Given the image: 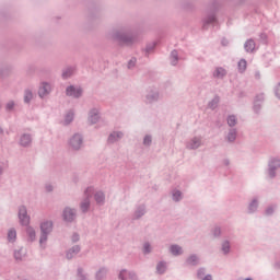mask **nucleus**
<instances>
[{"mask_svg": "<svg viewBox=\"0 0 280 280\" xmlns=\"http://www.w3.org/2000/svg\"><path fill=\"white\" fill-rule=\"evenodd\" d=\"M21 253H23V249L15 252V254H14L15 259H20V260L23 259L21 257Z\"/></svg>", "mask_w": 280, "mask_h": 280, "instance_id": "28", "label": "nucleus"}, {"mask_svg": "<svg viewBox=\"0 0 280 280\" xmlns=\"http://www.w3.org/2000/svg\"><path fill=\"white\" fill-rule=\"evenodd\" d=\"M156 271L159 272V275H163V272H165V264L164 262L158 264Z\"/></svg>", "mask_w": 280, "mask_h": 280, "instance_id": "15", "label": "nucleus"}, {"mask_svg": "<svg viewBox=\"0 0 280 280\" xmlns=\"http://www.w3.org/2000/svg\"><path fill=\"white\" fill-rule=\"evenodd\" d=\"M27 234L31 237V240H34L36 237V232H34V229L32 228L27 229Z\"/></svg>", "mask_w": 280, "mask_h": 280, "instance_id": "20", "label": "nucleus"}, {"mask_svg": "<svg viewBox=\"0 0 280 280\" xmlns=\"http://www.w3.org/2000/svg\"><path fill=\"white\" fill-rule=\"evenodd\" d=\"M32 100V93L30 91H26L25 92V95H24V102H30Z\"/></svg>", "mask_w": 280, "mask_h": 280, "instance_id": "22", "label": "nucleus"}, {"mask_svg": "<svg viewBox=\"0 0 280 280\" xmlns=\"http://www.w3.org/2000/svg\"><path fill=\"white\" fill-rule=\"evenodd\" d=\"M276 165H277V167H280V161L279 160H276Z\"/></svg>", "mask_w": 280, "mask_h": 280, "instance_id": "41", "label": "nucleus"}, {"mask_svg": "<svg viewBox=\"0 0 280 280\" xmlns=\"http://www.w3.org/2000/svg\"><path fill=\"white\" fill-rule=\"evenodd\" d=\"M82 211H86L89 209V201H85L81 205Z\"/></svg>", "mask_w": 280, "mask_h": 280, "instance_id": "27", "label": "nucleus"}, {"mask_svg": "<svg viewBox=\"0 0 280 280\" xmlns=\"http://www.w3.org/2000/svg\"><path fill=\"white\" fill-rule=\"evenodd\" d=\"M19 218H20L21 224H24V225L30 224V217H27V210L25 209V207L20 208Z\"/></svg>", "mask_w": 280, "mask_h": 280, "instance_id": "2", "label": "nucleus"}, {"mask_svg": "<svg viewBox=\"0 0 280 280\" xmlns=\"http://www.w3.org/2000/svg\"><path fill=\"white\" fill-rule=\"evenodd\" d=\"M85 194H93V188H88V189L85 190Z\"/></svg>", "mask_w": 280, "mask_h": 280, "instance_id": "37", "label": "nucleus"}, {"mask_svg": "<svg viewBox=\"0 0 280 280\" xmlns=\"http://www.w3.org/2000/svg\"><path fill=\"white\" fill-rule=\"evenodd\" d=\"M276 95L280 98V84H278L276 88Z\"/></svg>", "mask_w": 280, "mask_h": 280, "instance_id": "31", "label": "nucleus"}, {"mask_svg": "<svg viewBox=\"0 0 280 280\" xmlns=\"http://www.w3.org/2000/svg\"><path fill=\"white\" fill-rule=\"evenodd\" d=\"M172 255H180L183 253V248L178 247V245L171 246Z\"/></svg>", "mask_w": 280, "mask_h": 280, "instance_id": "13", "label": "nucleus"}, {"mask_svg": "<svg viewBox=\"0 0 280 280\" xmlns=\"http://www.w3.org/2000/svg\"><path fill=\"white\" fill-rule=\"evenodd\" d=\"M46 189H47V191H51V187H47Z\"/></svg>", "mask_w": 280, "mask_h": 280, "instance_id": "44", "label": "nucleus"}, {"mask_svg": "<svg viewBox=\"0 0 280 280\" xmlns=\"http://www.w3.org/2000/svg\"><path fill=\"white\" fill-rule=\"evenodd\" d=\"M188 148H190V150H196V148H200V140L199 139L191 140Z\"/></svg>", "mask_w": 280, "mask_h": 280, "instance_id": "12", "label": "nucleus"}, {"mask_svg": "<svg viewBox=\"0 0 280 280\" xmlns=\"http://www.w3.org/2000/svg\"><path fill=\"white\" fill-rule=\"evenodd\" d=\"M91 122L95 124L97 121V115L91 116Z\"/></svg>", "mask_w": 280, "mask_h": 280, "instance_id": "32", "label": "nucleus"}, {"mask_svg": "<svg viewBox=\"0 0 280 280\" xmlns=\"http://www.w3.org/2000/svg\"><path fill=\"white\" fill-rule=\"evenodd\" d=\"M52 226L54 225L49 221L42 223V226H40V229H42V237L39 240V244H43L44 242H47V234L51 233Z\"/></svg>", "mask_w": 280, "mask_h": 280, "instance_id": "1", "label": "nucleus"}, {"mask_svg": "<svg viewBox=\"0 0 280 280\" xmlns=\"http://www.w3.org/2000/svg\"><path fill=\"white\" fill-rule=\"evenodd\" d=\"M8 240L9 242H14L16 240V231L10 230L8 233Z\"/></svg>", "mask_w": 280, "mask_h": 280, "instance_id": "14", "label": "nucleus"}, {"mask_svg": "<svg viewBox=\"0 0 280 280\" xmlns=\"http://www.w3.org/2000/svg\"><path fill=\"white\" fill-rule=\"evenodd\" d=\"M229 248H231V245L229 242L223 243L222 250L223 253H229Z\"/></svg>", "mask_w": 280, "mask_h": 280, "instance_id": "24", "label": "nucleus"}, {"mask_svg": "<svg viewBox=\"0 0 280 280\" xmlns=\"http://www.w3.org/2000/svg\"><path fill=\"white\" fill-rule=\"evenodd\" d=\"M49 91H51V85H49L48 83H43L38 91L39 97H45V95H47Z\"/></svg>", "mask_w": 280, "mask_h": 280, "instance_id": "5", "label": "nucleus"}, {"mask_svg": "<svg viewBox=\"0 0 280 280\" xmlns=\"http://www.w3.org/2000/svg\"><path fill=\"white\" fill-rule=\"evenodd\" d=\"M228 124H229V126H235V124H237L235 116H230L228 118Z\"/></svg>", "mask_w": 280, "mask_h": 280, "instance_id": "18", "label": "nucleus"}, {"mask_svg": "<svg viewBox=\"0 0 280 280\" xmlns=\"http://www.w3.org/2000/svg\"><path fill=\"white\" fill-rule=\"evenodd\" d=\"M172 58H173L174 62H177V61H178V52H176V50H174V51L172 52Z\"/></svg>", "mask_w": 280, "mask_h": 280, "instance_id": "25", "label": "nucleus"}, {"mask_svg": "<svg viewBox=\"0 0 280 280\" xmlns=\"http://www.w3.org/2000/svg\"><path fill=\"white\" fill-rule=\"evenodd\" d=\"M71 73H73V70L69 69L68 71L62 73V78H69V75H71Z\"/></svg>", "mask_w": 280, "mask_h": 280, "instance_id": "26", "label": "nucleus"}, {"mask_svg": "<svg viewBox=\"0 0 280 280\" xmlns=\"http://www.w3.org/2000/svg\"><path fill=\"white\" fill-rule=\"evenodd\" d=\"M213 75L214 78H224V75H226V70H224V68H217Z\"/></svg>", "mask_w": 280, "mask_h": 280, "instance_id": "8", "label": "nucleus"}, {"mask_svg": "<svg viewBox=\"0 0 280 280\" xmlns=\"http://www.w3.org/2000/svg\"><path fill=\"white\" fill-rule=\"evenodd\" d=\"M77 253H80V247H79V246H75V247H73L72 249H70V250L67 253V258H68V259H71V257H73V255H77Z\"/></svg>", "mask_w": 280, "mask_h": 280, "instance_id": "11", "label": "nucleus"}, {"mask_svg": "<svg viewBox=\"0 0 280 280\" xmlns=\"http://www.w3.org/2000/svg\"><path fill=\"white\" fill-rule=\"evenodd\" d=\"M32 143V138L27 135L22 136L21 145H30Z\"/></svg>", "mask_w": 280, "mask_h": 280, "instance_id": "10", "label": "nucleus"}, {"mask_svg": "<svg viewBox=\"0 0 280 280\" xmlns=\"http://www.w3.org/2000/svg\"><path fill=\"white\" fill-rule=\"evenodd\" d=\"M7 108H8V110H12V108H14V102L8 103Z\"/></svg>", "mask_w": 280, "mask_h": 280, "instance_id": "30", "label": "nucleus"}, {"mask_svg": "<svg viewBox=\"0 0 280 280\" xmlns=\"http://www.w3.org/2000/svg\"><path fill=\"white\" fill-rule=\"evenodd\" d=\"M196 256H191L189 259H188V261L190 262V264H194L195 261H196Z\"/></svg>", "mask_w": 280, "mask_h": 280, "instance_id": "35", "label": "nucleus"}, {"mask_svg": "<svg viewBox=\"0 0 280 280\" xmlns=\"http://www.w3.org/2000/svg\"><path fill=\"white\" fill-rule=\"evenodd\" d=\"M213 21H215V18H214V16H211V18L208 20V23H213Z\"/></svg>", "mask_w": 280, "mask_h": 280, "instance_id": "38", "label": "nucleus"}, {"mask_svg": "<svg viewBox=\"0 0 280 280\" xmlns=\"http://www.w3.org/2000/svg\"><path fill=\"white\" fill-rule=\"evenodd\" d=\"M124 135L121 132H114L109 136L108 141L109 143H115V141H118V139H121Z\"/></svg>", "mask_w": 280, "mask_h": 280, "instance_id": "7", "label": "nucleus"}, {"mask_svg": "<svg viewBox=\"0 0 280 280\" xmlns=\"http://www.w3.org/2000/svg\"><path fill=\"white\" fill-rule=\"evenodd\" d=\"M255 207H257V201H253L249 206V209L253 210Z\"/></svg>", "mask_w": 280, "mask_h": 280, "instance_id": "33", "label": "nucleus"}, {"mask_svg": "<svg viewBox=\"0 0 280 280\" xmlns=\"http://www.w3.org/2000/svg\"><path fill=\"white\" fill-rule=\"evenodd\" d=\"M235 137H237L235 131L230 132L228 136V141H235Z\"/></svg>", "mask_w": 280, "mask_h": 280, "instance_id": "21", "label": "nucleus"}, {"mask_svg": "<svg viewBox=\"0 0 280 280\" xmlns=\"http://www.w3.org/2000/svg\"><path fill=\"white\" fill-rule=\"evenodd\" d=\"M75 217V213L73 212V210L66 208L63 211V220H66V222H71L73 220V218Z\"/></svg>", "mask_w": 280, "mask_h": 280, "instance_id": "6", "label": "nucleus"}, {"mask_svg": "<svg viewBox=\"0 0 280 280\" xmlns=\"http://www.w3.org/2000/svg\"><path fill=\"white\" fill-rule=\"evenodd\" d=\"M101 275H104V271H98V273H97V276H96L97 279H100V276H101Z\"/></svg>", "mask_w": 280, "mask_h": 280, "instance_id": "40", "label": "nucleus"}, {"mask_svg": "<svg viewBox=\"0 0 280 280\" xmlns=\"http://www.w3.org/2000/svg\"><path fill=\"white\" fill-rule=\"evenodd\" d=\"M67 95H69L70 97H80V95H82V90L81 89H77L74 86H69L66 90Z\"/></svg>", "mask_w": 280, "mask_h": 280, "instance_id": "3", "label": "nucleus"}, {"mask_svg": "<svg viewBox=\"0 0 280 280\" xmlns=\"http://www.w3.org/2000/svg\"><path fill=\"white\" fill-rule=\"evenodd\" d=\"M203 280H211V276H207Z\"/></svg>", "mask_w": 280, "mask_h": 280, "instance_id": "42", "label": "nucleus"}, {"mask_svg": "<svg viewBox=\"0 0 280 280\" xmlns=\"http://www.w3.org/2000/svg\"><path fill=\"white\" fill-rule=\"evenodd\" d=\"M245 49H246V51H254L255 50V42L252 39H248L245 43Z\"/></svg>", "mask_w": 280, "mask_h": 280, "instance_id": "9", "label": "nucleus"}, {"mask_svg": "<svg viewBox=\"0 0 280 280\" xmlns=\"http://www.w3.org/2000/svg\"><path fill=\"white\" fill-rule=\"evenodd\" d=\"M180 191H175L174 194H173V200H175L176 202H178V200H180Z\"/></svg>", "mask_w": 280, "mask_h": 280, "instance_id": "23", "label": "nucleus"}, {"mask_svg": "<svg viewBox=\"0 0 280 280\" xmlns=\"http://www.w3.org/2000/svg\"><path fill=\"white\" fill-rule=\"evenodd\" d=\"M127 275L126 271H121L120 275H119V279H124V276Z\"/></svg>", "mask_w": 280, "mask_h": 280, "instance_id": "36", "label": "nucleus"}, {"mask_svg": "<svg viewBox=\"0 0 280 280\" xmlns=\"http://www.w3.org/2000/svg\"><path fill=\"white\" fill-rule=\"evenodd\" d=\"M150 143H152V139L147 136V137L144 138V145H150Z\"/></svg>", "mask_w": 280, "mask_h": 280, "instance_id": "29", "label": "nucleus"}, {"mask_svg": "<svg viewBox=\"0 0 280 280\" xmlns=\"http://www.w3.org/2000/svg\"><path fill=\"white\" fill-rule=\"evenodd\" d=\"M70 145L73 148V150H80V147L82 145V137H80V135H75L70 140Z\"/></svg>", "mask_w": 280, "mask_h": 280, "instance_id": "4", "label": "nucleus"}, {"mask_svg": "<svg viewBox=\"0 0 280 280\" xmlns=\"http://www.w3.org/2000/svg\"><path fill=\"white\" fill-rule=\"evenodd\" d=\"M144 253H150V245L149 244H144Z\"/></svg>", "mask_w": 280, "mask_h": 280, "instance_id": "34", "label": "nucleus"}, {"mask_svg": "<svg viewBox=\"0 0 280 280\" xmlns=\"http://www.w3.org/2000/svg\"><path fill=\"white\" fill-rule=\"evenodd\" d=\"M79 237L78 235L74 236V242H78Z\"/></svg>", "mask_w": 280, "mask_h": 280, "instance_id": "43", "label": "nucleus"}, {"mask_svg": "<svg viewBox=\"0 0 280 280\" xmlns=\"http://www.w3.org/2000/svg\"><path fill=\"white\" fill-rule=\"evenodd\" d=\"M135 62H137L136 60H131L130 62H129V67H132V65H135Z\"/></svg>", "mask_w": 280, "mask_h": 280, "instance_id": "39", "label": "nucleus"}, {"mask_svg": "<svg viewBox=\"0 0 280 280\" xmlns=\"http://www.w3.org/2000/svg\"><path fill=\"white\" fill-rule=\"evenodd\" d=\"M71 121H73V113H69L66 116L65 124H71Z\"/></svg>", "mask_w": 280, "mask_h": 280, "instance_id": "19", "label": "nucleus"}, {"mask_svg": "<svg viewBox=\"0 0 280 280\" xmlns=\"http://www.w3.org/2000/svg\"><path fill=\"white\" fill-rule=\"evenodd\" d=\"M238 70L246 71V60L242 59L238 61Z\"/></svg>", "mask_w": 280, "mask_h": 280, "instance_id": "16", "label": "nucleus"}, {"mask_svg": "<svg viewBox=\"0 0 280 280\" xmlns=\"http://www.w3.org/2000/svg\"><path fill=\"white\" fill-rule=\"evenodd\" d=\"M96 202H104V194L103 192H96L95 195Z\"/></svg>", "mask_w": 280, "mask_h": 280, "instance_id": "17", "label": "nucleus"}]
</instances>
